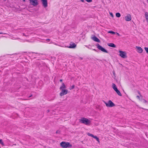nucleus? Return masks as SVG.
<instances>
[{"label": "nucleus", "instance_id": "nucleus-1", "mask_svg": "<svg viewBox=\"0 0 148 148\" xmlns=\"http://www.w3.org/2000/svg\"><path fill=\"white\" fill-rule=\"evenodd\" d=\"M80 123H84L87 125H89L90 123V121L88 119L85 118H82L79 120Z\"/></svg>", "mask_w": 148, "mask_h": 148}, {"label": "nucleus", "instance_id": "nucleus-2", "mask_svg": "<svg viewBox=\"0 0 148 148\" xmlns=\"http://www.w3.org/2000/svg\"><path fill=\"white\" fill-rule=\"evenodd\" d=\"M60 145L63 148H67V147H71L72 145L69 143L65 142H62L60 143Z\"/></svg>", "mask_w": 148, "mask_h": 148}, {"label": "nucleus", "instance_id": "nucleus-3", "mask_svg": "<svg viewBox=\"0 0 148 148\" xmlns=\"http://www.w3.org/2000/svg\"><path fill=\"white\" fill-rule=\"evenodd\" d=\"M103 102L107 107H112L115 106V104L111 100H109L107 102L105 101Z\"/></svg>", "mask_w": 148, "mask_h": 148}, {"label": "nucleus", "instance_id": "nucleus-4", "mask_svg": "<svg viewBox=\"0 0 148 148\" xmlns=\"http://www.w3.org/2000/svg\"><path fill=\"white\" fill-rule=\"evenodd\" d=\"M119 52L120 53L119 56L122 58H127L126 53L125 52L121 51H119Z\"/></svg>", "mask_w": 148, "mask_h": 148}, {"label": "nucleus", "instance_id": "nucleus-5", "mask_svg": "<svg viewBox=\"0 0 148 148\" xmlns=\"http://www.w3.org/2000/svg\"><path fill=\"white\" fill-rule=\"evenodd\" d=\"M97 48L101 50L103 52H105L106 53H108V52L104 48H103L99 44H97Z\"/></svg>", "mask_w": 148, "mask_h": 148}, {"label": "nucleus", "instance_id": "nucleus-6", "mask_svg": "<svg viewBox=\"0 0 148 148\" xmlns=\"http://www.w3.org/2000/svg\"><path fill=\"white\" fill-rule=\"evenodd\" d=\"M30 3L33 6H36L38 4L37 0H29Z\"/></svg>", "mask_w": 148, "mask_h": 148}, {"label": "nucleus", "instance_id": "nucleus-7", "mask_svg": "<svg viewBox=\"0 0 148 148\" xmlns=\"http://www.w3.org/2000/svg\"><path fill=\"white\" fill-rule=\"evenodd\" d=\"M61 92L60 93V95L61 96H62L64 95L67 94L68 93V90L66 89L62 90Z\"/></svg>", "mask_w": 148, "mask_h": 148}, {"label": "nucleus", "instance_id": "nucleus-8", "mask_svg": "<svg viewBox=\"0 0 148 148\" xmlns=\"http://www.w3.org/2000/svg\"><path fill=\"white\" fill-rule=\"evenodd\" d=\"M42 3V5L45 8H46L48 6L47 0H41Z\"/></svg>", "mask_w": 148, "mask_h": 148}, {"label": "nucleus", "instance_id": "nucleus-9", "mask_svg": "<svg viewBox=\"0 0 148 148\" xmlns=\"http://www.w3.org/2000/svg\"><path fill=\"white\" fill-rule=\"evenodd\" d=\"M125 20L126 21H130L132 19V17L131 15L128 14L125 17Z\"/></svg>", "mask_w": 148, "mask_h": 148}, {"label": "nucleus", "instance_id": "nucleus-10", "mask_svg": "<svg viewBox=\"0 0 148 148\" xmlns=\"http://www.w3.org/2000/svg\"><path fill=\"white\" fill-rule=\"evenodd\" d=\"M76 46V45L73 42H71L70 44V45L69 46L67 47L70 48H73L75 47Z\"/></svg>", "mask_w": 148, "mask_h": 148}, {"label": "nucleus", "instance_id": "nucleus-11", "mask_svg": "<svg viewBox=\"0 0 148 148\" xmlns=\"http://www.w3.org/2000/svg\"><path fill=\"white\" fill-rule=\"evenodd\" d=\"M136 51L138 53H141L143 52V50L140 47L136 46Z\"/></svg>", "mask_w": 148, "mask_h": 148}, {"label": "nucleus", "instance_id": "nucleus-12", "mask_svg": "<svg viewBox=\"0 0 148 148\" xmlns=\"http://www.w3.org/2000/svg\"><path fill=\"white\" fill-rule=\"evenodd\" d=\"M66 88V86L64 83H62V86L60 87V89L61 90L65 89Z\"/></svg>", "mask_w": 148, "mask_h": 148}, {"label": "nucleus", "instance_id": "nucleus-13", "mask_svg": "<svg viewBox=\"0 0 148 148\" xmlns=\"http://www.w3.org/2000/svg\"><path fill=\"white\" fill-rule=\"evenodd\" d=\"M92 39L95 41L99 42H100V40L96 37L94 36L93 37Z\"/></svg>", "mask_w": 148, "mask_h": 148}, {"label": "nucleus", "instance_id": "nucleus-14", "mask_svg": "<svg viewBox=\"0 0 148 148\" xmlns=\"http://www.w3.org/2000/svg\"><path fill=\"white\" fill-rule=\"evenodd\" d=\"M108 45L109 46L111 47L115 48L116 47V45L112 43H108Z\"/></svg>", "mask_w": 148, "mask_h": 148}, {"label": "nucleus", "instance_id": "nucleus-15", "mask_svg": "<svg viewBox=\"0 0 148 148\" xmlns=\"http://www.w3.org/2000/svg\"><path fill=\"white\" fill-rule=\"evenodd\" d=\"M112 87L114 89V90L115 91L117 89V88L116 87V85L114 84L113 83L112 84Z\"/></svg>", "mask_w": 148, "mask_h": 148}, {"label": "nucleus", "instance_id": "nucleus-16", "mask_svg": "<svg viewBox=\"0 0 148 148\" xmlns=\"http://www.w3.org/2000/svg\"><path fill=\"white\" fill-rule=\"evenodd\" d=\"M145 16L147 22L148 23V13L145 12Z\"/></svg>", "mask_w": 148, "mask_h": 148}, {"label": "nucleus", "instance_id": "nucleus-17", "mask_svg": "<svg viewBox=\"0 0 148 148\" xmlns=\"http://www.w3.org/2000/svg\"><path fill=\"white\" fill-rule=\"evenodd\" d=\"M115 91L120 96H121L122 94L120 92V91L117 89Z\"/></svg>", "mask_w": 148, "mask_h": 148}, {"label": "nucleus", "instance_id": "nucleus-18", "mask_svg": "<svg viewBox=\"0 0 148 148\" xmlns=\"http://www.w3.org/2000/svg\"><path fill=\"white\" fill-rule=\"evenodd\" d=\"M93 138L96 139V140H97V141H98V143L100 142L99 138L97 136H94Z\"/></svg>", "mask_w": 148, "mask_h": 148}, {"label": "nucleus", "instance_id": "nucleus-19", "mask_svg": "<svg viewBox=\"0 0 148 148\" xmlns=\"http://www.w3.org/2000/svg\"><path fill=\"white\" fill-rule=\"evenodd\" d=\"M93 138L96 139V140H97V141H98V143L100 142L99 138L97 136H94Z\"/></svg>", "mask_w": 148, "mask_h": 148}, {"label": "nucleus", "instance_id": "nucleus-20", "mask_svg": "<svg viewBox=\"0 0 148 148\" xmlns=\"http://www.w3.org/2000/svg\"><path fill=\"white\" fill-rule=\"evenodd\" d=\"M116 16L118 17H119L121 16L120 14L118 12L116 13Z\"/></svg>", "mask_w": 148, "mask_h": 148}, {"label": "nucleus", "instance_id": "nucleus-21", "mask_svg": "<svg viewBox=\"0 0 148 148\" xmlns=\"http://www.w3.org/2000/svg\"><path fill=\"white\" fill-rule=\"evenodd\" d=\"M108 33L112 34H115V32L112 31H109L108 32Z\"/></svg>", "mask_w": 148, "mask_h": 148}, {"label": "nucleus", "instance_id": "nucleus-22", "mask_svg": "<svg viewBox=\"0 0 148 148\" xmlns=\"http://www.w3.org/2000/svg\"><path fill=\"white\" fill-rule=\"evenodd\" d=\"M0 144H1L3 146L4 145L3 142L2 140V139H0Z\"/></svg>", "mask_w": 148, "mask_h": 148}, {"label": "nucleus", "instance_id": "nucleus-23", "mask_svg": "<svg viewBox=\"0 0 148 148\" xmlns=\"http://www.w3.org/2000/svg\"><path fill=\"white\" fill-rule=\"evenodd\" d=\"M87 135H88V136H91V137H93V138L94 137V135H93L92 134H90V133H88L87 134Z\"/></svg>", "mask_w": 148, "mask_h": 148}, {"label": "nucleus", "instance_id": "nucleus-24", "mask_svg": "<svg viewBox=\"0 0 148 148\" xmlns=\"http://www.w3.org/2000/svg\"><path fill=\"white\" fill-rule=\"evenodd\" d=\"M144 49L145 50L146 53H148V47H144Z\"/></svg>", "mask_w": 148, "mask_h": 148}, {"label": "nucleus", "instance_id": "nucleus-25", "mask_svg": "<svg viewBox=\"0 0 148 148\" xmlns=\"http://www.w3.org/2000/svg\"><path fill=\"white\" fill-rule=\"evenodd\" d=\"M75 88V86H74V85H73L72 86H71V88H70V90H71V89H73V88Z\"/></svg>", "mask_w": 148, "mask_h": 148}, {"label": "nucleus", "instance_id": "nucleus-26", "mask_svg": "<svg viewBox=\"0 0 148 148\" xmlns=\"http://www.w3.org/2000/svg\"><path fill=\"white\" fill-rule=\"evenodd\" d=\"M87 2L89 3L91 2H92V0H85Z\"/></svg>", "mask_w": 148, "mask_h": 148}, {"label": "nucleus", "instance_id": "nucleus-27", "mask_svg": "<svg viewBox=\"0 0 148 148\" xmlns=\"http://www.w3.org/2000/svg\"><path fill=\"white\" fill-rule=\"evenodd\" d=\"M136 97H137V98H138V99H140V97H139V96H138H138H136Z\"/></svg>", "mask_w": 148, "mask_h": 148}, {"label": "nucleus", "instance_id": "nucleus-28", "mask_svg": "<svg viewBox=\"0 0 148 148\" xmlns=\"http://www.w3.org/2000/svg\"><path fill=\"white\" fill-rule=\"evenodd\" d=\"M60 81L61 82H62V79H60Z\"/></svg>", "mask_w": 148, "mask_h": 148}, {"label": "nucleus", "instance_id": "nucleus-29", "mask_svg": "<svg viewBox=\"0 0 148 148\" xmlns=\"http://www.w3.org/2000/svg\"><path fill=\"white\" fill-rule=\"evenodd\" d=\"M3 34L2 32H0V34Z\"/></svg>", "mask_w": 148, "mask_h": 148}, {"label": "nucleus", "instance_id": "nucleus-30", "mask_svg": "<svg viewBox=\"0 0 148 148\" xmlns=\"http://www.w3.org/2000/svg\"><path fill=\"white\" fill-rule=\"evenodd\" d=\"M81 1L82 2H84V1L83 0H81Z\"/></svg>", "mask_w": 148, "mask_h": 148}, {"label": "nucleus", "instance_id": "nucleus-31", "mask_svg": "<svg viewBox=\"0 0 148 148\" xmlns=\"http://www.w3.org/2000/svg\"><path fill=\"white\" fill-rule=\"evenodd\" d=\"M117 34L118 36H119V33H117Z\"/></svg>", "mask_w": 148, "mask_h": 148}, {"label": "nucleus", "instance_id": "nucleus-32", "mask_svg": "<svg viewBox=\"0 0 148 148\" xmlns=\"http://www.w3.org/2000/svg\"><path fill=\"white\" fill-rule=\"evenodd\" d=\"M47 40H49V41L50 39H47Z\"/></svg>", "mask_w": 148, "mask_h": 148}, {"label": "nucleus", "instance_id": "nucleus-33", "mask_svg": "<svg viewBox=\"0 0 148 148\" xmlns=\"http://www.w3.org/2000/svg\"><path fill=\"white\" fill-rule=\"evenodd\" d=\"M32 96V95H31L29 96V97H31V96Z\"/></svg>", "mask_w": 148, "mask_h": 148}, {"label": "nucleus", "instance_id": "nucleus-34", "mask_svg": "<svg viewBox=\"0 0 148 148\" xmlns=\"http://www.w3.org/2000/svg\"><path fill=\"white\" fill-rule=\"evenodd\" d=\"M23 1H25V0H23Z\"/></svg>", "mask_w": 148, "mask_h": 148}, {"label": "nucleus", "instance_id": "nucleus-35", "mask_svg": "<svg viewBox=\"0 0 148 148\" xmlns=\"http://www.w3.org/2000/svg\"><path fill=\"white\" fill-rule=\"evenodd\" d=\"M49 110H48V112H49Z\"/></svg>", "mask_w": 148, "mask_h": 148}]
</instances>
